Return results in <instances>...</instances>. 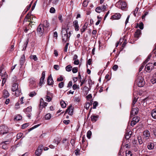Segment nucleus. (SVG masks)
Here are the masks:
<instances>
[{
  "mask_svg": "<svg viewBox=\"0 0 156 156\" xmlns=\"http://www.w3.org/2000/svg\"><path fill=\"white\" fill-rule=\"evenodd\" d=\"M95 11L99 13H100L102 11V10L101 9V8L100 6H98L97 7Z\"/></svg>",
  "mask_w": 156,
  "mask_h": 156,
  "instance_id": "obj_33",
  "label": "nucleus"
},
{
  "mask_svg": "<svg viewBox=\"0 0 156 156\" xmlns=\"http://www.w3.org/2000/svg\"><path fill=\"white\" fill-rule=\"evenodd\" d=\"M138 27L141 30H142L144 28V25L143 23L142 22L140 23L139 25V26Z\"/></svg>",
  "mask_w": 156,
  "mask_h": 156,
  "instance_id": "obj_53",
  "label": "nucleus"
},
{
  "mask_svg": "<svg viewBox=\"0 0 156 156\" xmlns=\"http://www.w3.org/2000/svg\"><path fill=\"white\" fill-rule=\"evenodd\" d=\"M87 28V27H85L83 26L82 27V28L80 29V31L81 34L83 33L85 31Z\"/></svg>",
  "mask_w": 156,
  "mask_h": 156,
  "instance_id": "obj_50",
  "label": "nucleus"
},
{
  "mask_svg": "<svg viewBox=\"0 0 156 156\" xmlns=\"http://www.w3.org/2000/svg\"><path fill=\"white\" fill-rule=\"evenodd\" d=\"M141 34V31L139 29H137L134 33L135 37L138 38Z\"/></svg>",
  "mask_w": 156,
  "mask_h": 156,
  "instance_id": "obj_17",
  "label": "nucleus"
},
{
  "mask_svg": "<svg viewBox=\"0 0 156 156\" xmlns=\"http://www.w3.org/2000/svg\"><path fill=\"white\" fill-rule=\"evenodd\" d=\"M39 125H40L39 124H38V125H35L34 126H33V127H32V128L29 129V131H30L32 130L33 129H35V128L38 127V126H39Z\"/></svg>",
  "mask_w": 156,
  "mask_h": 156,
  "instance_id": "obj_57",
  "label": "nucleus"
},
{
  "mask_svg": "<svg viewBox=\"0 0 156 156\" xmlns=\"http://www.w3.org/2000/svg\"><path fill=\"white\" fill-rule=\"evenodd\" d=\"M70 122V120H64L63 121V122L65 124L67 125Z\"/></svg>",
  "mask_w": 156,
  "mask_h": 156,
  "instance_id": "obj_64",
  "label": "nucleus"
},
{
  "mask_svg": "<svg viewBox=\"0 0 156 156\" xmlns=\"http://www.w3.org/2000/svg\"><path fill=\"white\" fill-rule=\"evenodd\" d=\"M35 18H36L35 17H31V18H30V20H28V21L30 22V21L31 23H35V22H34L33 21L35 20L34 19H35Z\"/></svg>",
  "mask_w": 156,
  "mask_h": 156,
  "instance_id": "obj_54",
  "label": "nucleus"
},
{
  "mask_svg": "<svg viewBox=\"0 0 156 156\" xmlns=\"http://www.w3.org/2000/svg\"><path fill=\"white\" fill-rule=\"evenodd\" d=\"M126 156H132V154L130 151H126Z\"/></svg>",
  "mask_w": 156,
  "mask_h": 156,
  "instance_id": "obj_34",
  "label": "nucleus"
},
{
  "mask_svg": "<svg viewBox=\"0 0 156 156\" xmlns=\"http://www.w3.org/2000/svg\"><path fill=\"white\" fill-rule=\"evenodd\" d=\"M1 76L2 77V86H3L6 81V79L7 77V75L6 74V72H5L4 73V74H1Z\"/></svg>",
  "mask_w": 156,
  "mask_h": 156,
  "instance_id": "obj_9",
  "label": "nucleus"
},
{
  "mask_svg": "<svg viewBox=\"0 0 156 156\" xmlns=\"http://www.w3.org/2000/svg\"><path fill=\"white\" fill-rule=\"evenodd\" d=\"M98 102L97 101H94L93 103V109H95L96 108V107L98 105Z\"/></svg>",
  "mask_w": 156,
  "mask_h": 156,
  "instance_id": "obj_48",
  "label": "nucleus"
},
{
  "mask_svg": "<svg viewBox=\"0 0 156 156\" xmlns=\"http://www.w3.org/2000/svg\"><path fill=\"white\" fill-rule=\"evenodd\" d=\"M42 25L43 27H47L49 26V23L46 20L44 21L43 22V24Z\"/></svg>",
  "mask_w": 156,
  "mask_h": 156,
  "instance_id": "obj_28",
  "label": "nucleus"
},
{
  "mask_svg": "<svg viewBox=\"0 0 156 156\" xmlns=\"http://www.w3.org/2000/svg\"><path fill=\"white\" fill-rule=\"evenodd\" d=\"M151 115L153 118L156 119V108L153 109L151 111Z\"/></svg>",
  "mask_w": 156,
  "mask_h": 156,
  "instance_id": "obj_20",
  "label": "nucleus"
},
{
  "mask_svg": "<svg viewBox=\"0 0 156 156\" xmlns=\"http://www.w3.org/2000/svg\"><path fill=\"white\" fill-rule=\"evenodd\" d=\"M10 142L11 141H6L2 142L1 144H4L7 145L9 144Z\"/></svg>",
  "mask_w": 156,
  "mask_h": 156,
  "instance_id": "obj_58",
  "label": "nucleus"
},
{
  "mask_svg": "<svg viewBox=\"0 0 156 156\" xmlns=\"http://www.w3.org/2000/svg\"><path fill=\"white\" fill-rule=\"evenodd\" d=\"M23 135V133H18L17 135V136H16L17 139H20V138H21L22 137Z\"/></svg>",
  "mask_w": 156,
  "mask_h": 156,
  "instance_id": "obj_47",
  "label": "nucleus"
},
{
  "mask_svg": "<svg viewBox=\"0 0 156 156\" xmlns=\"http://www.w3.org/2000/svg\"><path fill=\"white\" fill-rule=\"evenodd\" d=\"M54 81L53 80L51 75L49 76L47 80L48 83L49 85H51L53 84Z\"/></svg>",
  "mask_w": 156,
  "mask_h": 156,
  "instance_id": "obj_15",
  "label": "nucleus"
},
{
  "mask_svg": "<svg viewBox=\"0 0 156 156\" xmlns=\"http://www.w3.org/2000/svg\"><path fill=\"white\" fill-rule=\"evenodd\" d=\"M121 16V15L119 13H115V14L111 16L110 19L112 20H118L120 19Z\"/></svg>",
  "mask_w": 156,
  "mask_h": 156,
  "instance_id": "obj_7",
  "label": "nucleus"
},
{
  "mask_svg": "<svg viewBox=\"0 0 156 156\" xmlns=\"http://www.w3.org/2000/svg\"><path fill=\"white\" fill-rule=\"evenodd\" d=\"M73 26L76 31H79V27L78 25V21L77 20H75L73 22Z\"/></svg>",
  "mask_w": 156,
  "mask_h": 156,
  "instance_id": "obj_11",
  "label": "nucleus"
},
{
  "mask_svg": "<svg viewBox=\"0 0 156 156\" xmlns=\"http://www.w3.org/2000/svg\"><path fill=\"white\" fill-rule=\"evenodd\" d=\"M55 12V9L53 7H51L50 10V12L51 13H54Z\"/></svg>",
  "mask_w": 156,
  "mask_h": 156,
  "instance_id": "obj_61",
  "label": "nucleus"
},
{
  "mask_svg": "<svg viewBox=\"0 0 156 156\" xmlns=\"http://www.w3.org/2000/svg\"><path fill=\"white\" fill-rule=\"evenodd\" d=\"M132 133V132L131 131H129V132H126L125 135L126 138V139H129L131 137Z\"/></svg>",
  "mask_w": 156,
  "mask_h": 156,
  "instance_id": "obj_22",
  "label": "nucleus"
},
{
  "mask_svg": "<svg viewBox=\"0 0 156 156\" xmlns=\"http://www.w3.org/2000/svg\"><path fill=\"white\" fill-rule=\"evenodd\" d=\"M137 139L138 140V143L140 144H141L143 143V141L141 139V137L140 136H138L137 137Z\"/></svg>",
  "mask_w": 156,
  "mask_h": 156,
  "instance_id": "obj_38",
  "label": "nucleus"
},
{
  "mask_svg": "<svg viewBox=\"0 0 156 156\" xmlns=\"http://www.w3.org/2000/svg\"><path fill=\"white\" fill-rule=\"evenodd\" d=\"M51 118V115L50 113L46 114L45 116V119L46 120H48L50 119Z\"/></svg>",
  "mask_w": 156,
  "mask_h": 156,
  "instance_id": "obj_36",
  "label": "nucleus"
},
{
  "mask_svg": "<svg viewBox=\"0 0 156 156\" xmlns=\"http://www.w3.org/2000/svg\"><path fill=\"white\" fill-rule=\"evenodd\" d=\"M151 55H149L147 57V58L146 59V60L144 62L145 64H146L150 60L151 58Z\"/></svg>",
  "mask_w": 156,
  "mask_h": 156,
  "instance_id": "obj_51",
  "label": "nucleus"
},
{
  "mask_svg": "<svg viewBox=\"0 0 156 156\" xmlns=\"http://www.w3.org/2000/svg\"><path fill=\"white\" fill-rule=\"evenodd\" d=\"M126 2L122 1L118 2L115 4V5L117 7L119 8H121L122 10L126 8Z\"/></svg>",
  "mask_w": 156,
  "mask_h": 156,
  "instance_id": "obj_4",
  "label": "nucleus"
},
{
  "mask_svg": "<svg viewBox=\"0 0 156 156\" xmlns=\"http://www.w3.org/2000/svg\"><path fill=\"white\" fill-rule=\"evenodd\" d=\"M15 95L16 97H18L19 95H20L21 94V91L18 88V89L16 90L15 91Z\"/></svg>",
  "mask_w": 156,
  "mask_h": 156,
  "instance_id": "obj_27",
  "label": "nucleus"
},
{
  "mask_svg": "<svg viewBox=\"0 0 156 156\" xmlns=\"http://www.w3.org/2000/svg\"><path fill=\"white\" fill-rule=\"evenodd\" d=\"M145 64L144 62L142 64V66H141L140 67L139 69V72H140L143 69Z\"/></svg>",
  "mask_w": 156,
  "mask_h": 156,
  "instance_id": "obj_60",
  "label": "nucleus"
},
{
  "mask_svg": "<svg viewBox=\"0 0 156 156\" xmlns=\"http://www.w3.org/2000/svg\"><path fill=\"white\" fill-rule=\"evenodd\" d=\"M107 4L105 5L104 4L102 6L101 8L102 11H105L106 10V9L107 8Z\"/></svg>",
  "mask_w": 156,
  "mask_h": 156,
  "instance_id": "obj_59",
  "label": "nucleus"
},
{
  "mask_svg": "<svg viewBox=\"0 0 156 156\" xmlns=\"http://www.w3.org/2000/svg\"><path fill=\"white\" fill-rule=\"evenodd\" d=\"M78 71V68L77 67H74L72 69V72L73 73H76Z\"/></svg>",
  "mask_w": 156,
  "mask_h": 156,
  "instance_id": "obj_52",
  "label": "nucleus"
},
{
  "mask_svg": "<svg viewBox=\"0 0 156 156\" xmlns=\"http://www.w3.org/2000/svg\"><path fill=\"white\" fill-rule=\"evenodd\" d=\"M61 34L62 35L63 41L65 42H66L69 39L70 35H68L67 31L65 28L62 27L61 31Z\"/></svg>",
  "mask_w": 156,
  "mask_h": 156,
  "instance_id": "obj_2",
  "label": "nucleus"
},
{
  "mask_svg": "<svg viewBox=\"0 0 156 156\" xmlns=\"http://www.w3.org/2000/svg\"><path fill=\"white\" fill-rule=\"evenodd\" d=\"M63 80V78L62 76H60L57 79V81H62Z\"/></svg>",
  "mask_w": 156,
  "mask_h": 156,
  "instance_id": "obj_63",
  "label": "nucleus"
},
{
  "mask_svg": "<svg viewBox=\"0 0 156 156\" xmlns=\"http://www.w3.org/2000/svg\"><path fill=\"white\" fill-rule=\"evenodd\" d=\"M92 134L90 130H89L87 133V137L88 139H90Z\"/></svg>",
  "mask_w": 156,
  "mask_h": 156,
  "instance_id": "obj_39",
  "label": "nucleus"
},
{
  "mask_svg": "<svg viewBox=\"0 0 156 156\" xmlns=\"http://www.w3.org/2000/svg\"><path fill=\"white\" fill-rule=\"evenodd\" d=\"M88 0H84L83 3V5L84 7H86L88 5Z\"/></svg>",
  "mask_w": 156,
  "mask_h": 156,
  "instance_id": "obj_37",
  "label": "nucleus"
},
{
  "mask_svg": "<svg viewBox=\"0 0 156 156\" xmlns=\"http://www.w3.org/2000/svg\"><path fill=\"white\" fill-rule=\"evenodd\" d=\"M18 84L17 83H14L12 86L11 88V90L13 92H14L17 89H18Z\"/></svg>",
  "mask_w": 156,
  "mask_h": 156,
  "instance_id": "obj_16",
  "label": "nucleus"
},
{
  "mask_svg": "<svg viewBox=\"0 0 156 156\" xmlns=\"http://www.w3.org/2000/svg\"><path fill=\"white\" fill-rule=\"evenodd\" d=\"M30 58H31L33 59L35 61H36L37 60V58L36 55H31L30 56Z\"/></svg>",
  "mask_w": 156,
  "mask_h": 156,
  "instance_id": "obj_46",
  "label": "nucleus"
},
{
  "mask_svg": "<svg viewBox=\"0 0 156 156\" xmlns=\"http://www.w3.org/2000/svg\"><path fill=\"white\" fill-rule=\"evenodd\" d=\"M72 68V66L70 65H69L66 67V71L68 72H70Z\"/></svg>",
  "mask_w": 156,
  "mask_h": 156,
  "instance_id": "obj_30",
  "label": "nucleus"
},
{
  "mask_svg": "<svg viewBox=\"0 0 156 156\" xmlns=\"http://www.w3.org/2000/svg\"><path fill=\"white\" fill-rule=\"evenodd\" d=\"M60 104L62 108H65L66 107V104L63 101H61Z\"/></svg>",
  "mask_w": 156,
  "mask_h": 156,
  "instance_id": "obj_32",
  "label": "nucleus"
},
{
  "mask_svg": "<svg viewBox=\"0 0 156 156\" xmlns=\"http://www.w3.org/2000/svg\"><path fill=\"white\" fill-rule=\"evenodd\" d=\"M140 119V118L138 116H136V117H134L133 118V120L134 121H135V122H136V123L138 122L139 121Z\"/></svg>",
  "mask_w": 156,
  "mask_h": 156,
  "instance_id": "obj_35",
  "label": "nucleus"
},
{
  "mask_svg": "<svg viewBox=\"0 0 156 156\" xmlns=\"http://www.w3.org/2000/svg\"><path fill=\"white\" fill-rule=\"evenodd\" d=\"M73 107L71 105L66 110L65 114L68 112L69 115H72L73 114Z\"/></svg>",
  "mask_w": 156,
  "mask_h": 156,
  "instance_id": "obj_10",
  "label": "nucleus"
},
{
  "mask_svg": "<svg viewBox=\"0 0 156 156\" xmlns=\"http://www.w3.org/2000/svg\"><path fill=\"white\" fill-rule=\"evenodd\" d=\"M153 65L151 63H149L145 66V69L148 71H150L153 69Z\"/></svg>",
  "mask_w": 156,
  "mask_h": 156,
  "instance_id": "obj_12",
  "label": "nucleus"
},
{
  "mask_svg": "<svg viewBox=\"0 0 156 156\" xmlns=\"http://www.w3.org/2000/svg\"><path fill=\"white\" fill-rule=\"evenodd\" d=\"M25 59V58L24 56V55L23 56L21 57V58L20 59V64L21 65H22L23 64V63L24 62Z\"/></svg>",
  "mask_w": 156,
  "mask_h": 156,
  "instance_id": "obj_31",
  "label": "nucleus"
},
{
  "mask_svg": "<svg viewBox=\"0 0 156 156\" xmlns=\"http://www.w3.org/2000/svg\"><path fill=\"white\" fill-rule=\"evenodd\" d=\"M98 118V116L97 115H93L91 116V120L92 122H96Z\"/></svg>",
  "mask_w": 156,
  "mask_h": 156,
  "instance_id": "obj_18",
  "label": "nucleus"
},
{
  "mask_svg": "<svg viewBox=\"0 0 156 156\" xmlns=\"http://www.w3.org/2000/svg\"><path fill=\"white\" fill-rule=\"evenodd\" d=\"M53 96V94L50 93V92H48L47 95L46 96V101H47L49 102L52 100V98Z\"/></svg>",
  "mask_w": 156,
  "mask_h": 156,
  "instance_id": "obj_14",
  "label": "nucleus"
},
{
  "mask_svg": "<svg viewBox=\"0 0 156 156\" xmlns=\"http://www.w3.org/2000/svg\"><path fill=\"white\" fill-rule=\"evenodd\" d=\"M136 82L139 87H142L145 84L143 78L140 75L137 76Z\"/></svg>",
  "mask_w": 156,
  "mask_h": 156,
  "instance_id": "obj_3",
  "label": "nucleus"
},
{
  "mask_svg": "<svg viewBox=\"0 0 156 156\" xmlns=\"http://www.w3.org/2000/svg\"><path fill=\"white\" fill-rule=\"evenodd\" d=\"M139 8L138 7H136L134 11H133V15L135 16H136V14L137 13Z\"/></svg>",
  "mask_w": 156,
  "mask_h": 156,
  "instance_id": "obj_44",
  "label": "nucleus"
},
{
  "mask_svg": "<svg viewBox=\"0 0 156 156\" xmlns=\"http://www.w3.org/2000/svg\"><path fill=\"white\" fill-rule=\"evenodd\" d=\"M43 148L42 145H40L35 151V154L36 156H40L42 153Z\"/></svg>",
  "mask_w": 156,
  "mask_h": 156,
  "instance_id": "obj_5",
  "label": "nucleus"
},
{
  "mask_svg": "<svg viewBox=\"0 0 156 156\" xmlns=\"http://www.w3.org/2000/svg\"><path fill=\"white\" fill-rule=\"evenodd\" d=\"M30 84L34 85H35V82L34 80L33 79H30Z\"/></svg>",
  "mask_w": 156,
  "mask_h": 156,
  "instance_id": "obj_40",
  "label": "nucleus"
},
{
  "mask_svg": "<svg viewBox=\"0 0 156 156\" xmlns=\"http://www.w3.org/2000/svg\"><path fill=\"white\" fill-rule=\"evenodd\" d=\"M127 41L126 40H125L122 44L121 47V50H122L125 46L126 45V44H127Z\"/></svg>",
  "mask_w": 156,
  "mask_h": 156,
  "instance_id": "obj_42",
  "label": "nucleus"
},
{
  "mask_svg": "<svg viewBox=\"0 0 156 156\" xmlns=\"http://www.w3.org/2000/svg\"><path fill=\"white\" fill-rule=\"evenodd\" d=\"M73 88L74 90H75L76 89H79V85H77L76 84H74L73 85Z\"/></svg>",
  "mask_w": 156,
  "mask_h": 156,
  "instance_id": "obj_49",
  "label": "nucleus"
},
{
  "mask_svg": "<svg viewBox=\"0 0 156 156\" xmlns=\"http://www.w3.org/2000/svg\"><path fill=\"white\" fill-rule=\"evenodd\" d=\"M62 143L63 144H65L64 145L66 147L68 146L69 145V143L67 141V139H64L62 141Z\"/></svg>",
  "mask_w": 156,
  "mask_h": 156,
  "instance_id": "obj_29",
  "label": "nucleus"
},
{
  "mask_svg": "<svg viewBox=\"0 0 156 156\" xmlns=\"http://www.w3.org/2000/svg\"><path fill=\"white\" fill-rule=\"evenodd\" d=\"M151 82L153 84L156 83V73L154 74L151 80Z\"/></svg>",
  "mask_w": 156,
  "mask_h": 156,
  "instance_id": "obj_23",
  "label": "nucleus"
},
{
  "mask_svg": "<svg viewBox=\"0 0 156 156\" xmlns=\"http://www.w3.org/2000/svg\"><path fill=\"white\" fill-rule=\"evenodd\" d=\"M44 31V27L42 24H40L38 27L37 32L40 34H42Z\"/></svg>",
  "mask_w": 156,
  "mask_h": 156,
  "instance_id": "obj_8",
  "label": "nucleus"
},
{
  "mask_svg": "<svg viewBox=\"0 0 156 156\" xmlns=\"http://www.w3.org/2000/svg\"><path fill=\"white\" fill-rule=\"evenodd\" d=\"M22 119L21 116L19 115H17L14 118V119L16 120H20Z\"/></svg>",
  "mask_w": 156,
  "mask_h": 156,
  "instance_id": "obj_41",
  "label": "nucleus"
},
{
  "mask_svg": "<svg viewBox=\"0 0 156 156\" xmlns=\"http://www.w3.org/2000/svg\"><path fill=\"white\" fill-rule=\"evenodd\" d=\"M45 72L44 71H43L42 73V76L41 77L40 82H39V84L41 86L42 85V84H43L44 82V80L45 78Z\"/></svg>",
  "mask_w": 156,
  "mask_h": 156,
  "instance_id": "obj_13",
  "label": "nucleus"
},
{
  "mask_svg": "<svg viewBox=\"0 0 156 156\" xmlns=\"http://www.w3.org/2000/svg\"><path fill=\"white\" fill-rule=\"evenodd\" d=\"M90 105V103L89 102H87L86 104L85 107L87 109H88L89 108Z\"/></svg>",
  "mask_w": 156,
  "mask_h": 156,
  "instance_id": "obj_56",
  "label": "nucleus"
},
{
  "mask_svg": "<svg viewBox=\"0 0 156 156\" xmlns=\"http://www.w3.org/2000/svg\"><path fill=\"white\" fill-rule=\"evenodd\" d=\"M31 111L32 107L31 106L28 107L26 109H24V111L27 114H28V113L30 112Z\"/></svg>",
  "mask_w": 156,
  "mask_h": 156,
  "instance_id": "obj_24",
  "label": "nucleus"
},
{
  "mask_svg": "<svg viewBox=\"0 0 156 156\" xmlns=\"http://www.w3.org/2000/svg\"><path fill=\"white\" fill-rule=\"evenodd\" d=\"M64 86V83L63 82H62L58 84V87L60 88H62Z\"/></svg>",
  "mask_w": 156,
  "mask_h": 156,
  "instance_id": "obj_43",
  "label": "nucleus"
},
{
  "mask_svg": "<svg viewBox=\"0 0 156 156\" xmlns=\"http://www.w3.org/2000/svg\"><path fill=\"white\" fill-rule=\"evenodd\" d=\"M2 148L5 150H6L8 149V145L4 144L2 146Z\"/></svg>",
  "mask_w": 156,
  "mask_h": 156,
  "instance_id": "obj_62",
  "label": "nucleus"
},
{
  "mask_svg": "<svg viewBox=\"0 0 156 156\" xmlns=\"http://www.w3.org/2000/svg\"><path fill=\"white\" fill-rule=\"evenodd\" d=\"M44 101L43 99L41 98L40 99V107L39 108L40 110H42L43 108L44 107Z\"/></svg>",
  "mask_w": 156,
  "mask_h": 156,
  "instance_id": "obj_19",
  "label": "nucleus"
},
{
  "mask_svg": "<svg viewBox=\"0 0 156 156\" xmlns=\"http://www.w3.org/2000/svg\"><path fill=\"white\" fill-rule=\"evenodd\" d=\"M29 125V123H25L23 124L22 125V128L23 129H24L26 128L27 127V126H28Z\"/></svg>",
  "mask_w": 156,
  "mask_h": 156,
  "instance_id": "obj_55",
  "label": "nucleus"
},
{
  "mask_svg": "<svg viewBox=\"0 0 156 156\" xmlns=\"http://www.w3.org/2000/svg\"><path fill=\"white\" fill-rule=\"evenodd\" d=\"M133 103L132 104V111L130 113V117H132L133 115L137 114L138 112V108H133L134 106V105L137 101V99L139 98L138 93L137 91L134 92L133 94Z\"/></svg>",
  "mask_w": 156,
  "mask_h": 156,
  "instance_id": "obj_1",
  "label": "nucleus"
},
{
  "mask_svg": "<svg viewBox=\"0 0 156 156\" xmlns=\"http://www.w3.org/2000/svg\"><path fill=\"white\" fill-rule=\"evenodd\" d=\"M31 17V13L29 12L26 16L24 21H27V20L30 19Z\"/></svg>",
  "mask_w": 156,
  "mask_h": 156,
  "instance_id": "obj_25",
  "label": "nucleus"
},
{
  "mask_svg": "<svg viewBox=\"0 0 156 156\" xmlns=\"http://www.w3.org/2000/svg\"><path fill=\"white\" fill-rule=\"evenodd\" d=\"M36 94V93L35 91H32L30 93L29 95L30 97H33Z\"/></svg>",
  "mask_w": 156,
  "mask_h": 156,
  "instance_id": "obj_45",
  "label": "nucleus"
},
{
  "mask_svg": "<svg viewBox=\"0 0 156 156\" xmlns=\"http://www.w3.org/2000/svg\"><path fill=\"white\" fill-rule=\"evenodd\" d=\"M3 96L5 98H7L9 96V94L8 91L5 90L3 91Z\"/></svg>",
  "mask_w": 156,
  "mask_h": 156,
  "instance_id": "obj_26",
  "label": "nucleus"
},
{
  "mask_svg": "<svg viewBox=\"0 0 156 156\" xmlns=\"http://www.w3.org/2000/svg\"><path fill=\"white\" fill-rule=\"evenodd\" d=\"M154 147V144L152 143H149L147 145V148L149 150H152Z\"/></svg>",
  "mask_w": 156,
  "mask_h": 156,
  "instance_id": "obj_21",
  "label": "nucleus"
},
{
  "mask_svg": "<svg viewBox=\"0 0 156 156\" xmlns=\"http://www.w3.org/2000/svg\"><path fill=\"white\" fill-rule=\"evenodd\" d=\"M150 132L148 130H147L144 132L143 138V140L146 141L149 139Z\"/></svg>",
  "mask_w": 156,
  "mask_h": 156,
  "instance_id": "obj_6",
  "label": "nucleus"
}]
</instances>
